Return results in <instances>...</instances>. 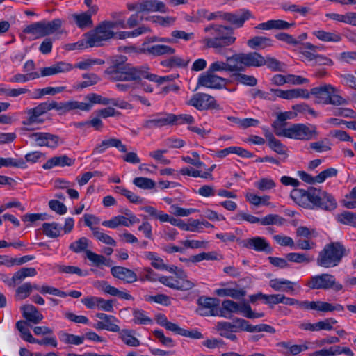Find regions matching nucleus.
<instances>
[{
  "label": "nucleus",
  "mask_w": 356,
  "mask_h": 356,
  "mask_svg": "<svg viewBox=\"0 0 356 356\" xmlns=\"http://www.w3.org/2000/svg\"><path fill=\"white\" fill-rule=\"evenodd\" d=\"M126 60L127 58L123 56L113 60V64L104 72L109 76L110 80L113 81H139L144 78L159 84L172 80L169 76H159L154 74H149L148 72L149 67L146 65L133 67L126 63Z\"/></svg>",
  "instance_id": "1"
},
{
  "label": "nucleus",
  "mask_w": 356,
  "mask_h": 356,
  "mask_svg": "<svg viewBox=\"0 0 356 356\" xmlns=\"http://www.w3.org/2000/svg\"><path fill=\"white\" fill-rule=\"evenodd\" d=\"M290 196L296 204L306 209L318 208L330 211L337 207V202L332 195L314 187H309L307 190L294 188Z\"/></svg>",
  "instance_id": "2"
},
{
  "label": "nucleus",
  "mask_w": 356,
  "mask_h": 356,
  "mask_svg": "<svg viewBox=\"0 0 356 356\" xmlns=\"http://www.w3.org/2000/svg\"><path fill=\"white\" fill-rule=\"evenodd\" d=\"M206 33H209L211 38L203 40L204 44L208 48H213L216 52L224 54L225 48L233 44L236 38L234 36V29L229 26L211 24L204 28Z\"/></svg>",
  "instance_id": "3"
},
{
  "label": "nucleus",
  "mask_w": 356,
  "mask_h": 356,
  "mask_svg": "<svg viewBox=\"0 0 356 356\" xmlns=\"http://www.w3.org/2000/svg\"><path fill=\"white\" fill-rule=\"evenodd\" d=\"M348 250L340 242H331L326 244L319 252L316 259L317 264L324 268L335 267L339 264Z\"/></svg>",
  "instance_id": "4"
},
{
  "label": "nucleus",
  "mask_w": 356,
  "mask_h": 356,
  "mask_svg": "<svg viewBox=\"0 0 356 356\" xmlns=\"http://www.w3.org/2000/svg\"><path fill=\"white\" fill-rule=\"evenodd\" d=\"M275 134L280 137L306 140L315 138L318 134L316 127L313 124H293L288 128H282L277 123L275 124Z\"/></svg>",
  "instance_id": "5"
},
{
  "label": "nucleus",
  "mask_w": 356,
  "mask_h": 356,
  "mask_svg": "<svg viewBox=\"0 0 356 356\" xmlns=\"http://www.w3.org/2000/svg\"><path fill=\"white\" fill-rule=\"evenodd\" d=\"M63 24L60 19H55L51 22L40 21L26 26L23 32L26 34L37 35L38 38L51 35L58 31Z\"/></svg>",
  "instance_id": "6"
},
{
  "label": "nucleus",
  "mask_w": 356,
  "mask_h": 356,
  "mask_svg": "<svg viewBox=\"0 0 356 356\" xmlns=\"http://www.w3.org/2000/svg\"><path fill=\"white\" fill-rule=\"evenodd\" d=\"M198 307L196 312L202 316H219L227 318L225 314L220 312V300L216 298L200 297L197 300Z\"/></svg>",
  "instance_id": "7"
},
{
  "label": "nucleus",
  "mask_w": 356,
  "mask_h": 356,
  "mask_svg": "<svg viewBox=\"0 0 356 356\" xmlns=\"http://www.w3.org/2000/svg\"><path fill=\"white\" fill-rule=\"evenodd\" d=\"M308 286L313 289H333L336 291L343 289L342 284L336 282L334 275L326 273L312 277Z\"/></svg>",
  "instance_id": "8"
},
{
  "label": "nucleus",
  "mask_w": 356,
  "mask_h": 356,
  "mask_svg": "<svg viewBox=\"0 0 356 356\" xmlns=\"http://www.w3.org/2000/svg\"><path fill=\"white\" fill-rule=\"evenodd\" d=\"M115 33L112 30H108L100 23L92 33L86 34L87 42L90 47L102 46V42L112 38Z\"/></svg>",
  "instance_id": "9"
},
{
  "label": "nucleus",
  "mask_w": 356,
  "mask_h": 356,
  "mask_svg": "<svg viewBox=\"0 0 356 356\" xmlns=\"http://www.w3.org/2000/svg\"><path fill=\"white\" fill-rule=\"evenodd\" d=\"M188 104L199 111L219 109V105L216 103L214 98L206 93L200 92L195 94Z\"/></svg>",
  "instance_id": "10"
},
{
  "label": "nucleus",
  "mask_w": 356,
  "mask_h": 356,
  "mask_svg": "<svg viewBox=\"0 0 356 356\" xmlns=\"http://www.w3.org/2000/svg\"><path fill=\"white\" fill-rule=\"evenodd\" d=\"M29 137L33 139L39 147H47L51 149L56 148L59 143H63L58 136L45 132H35L31 134Z\"/></svg>",
  "instance_id": "11"
},
{
  "label": "nucleus",
  "mask_w": 356,
  "mask_h": 356,
  "mask_svg": "<svg viewBox=\"0 0 356 356\" xmlns=\"http://www.w3.org/2000/svg\"><path fill=\"white\" fill-rule=\"evenodd\" d=\"M227 82V79L218 76L207 70L199 76L197 85L206 88L220 89Z\"/></svg>",
  "instance_id": "12"
},
{
  "label": "nucleus",
  "mask_w": 356,
  "mask_h": 356,
  "mask_svg": "<svg viewBox=\"0 0 356 356\" xmlns=\"http://www.w3.org/2000/svg\"><path fill=\"white\" fill-rule=\"evenodd\" d=\"M154 116L156 118L144 122L143 127L145 129H152L173 124V120L175 118L174 114L167 113H157Z\"/></svg>",
  "instance_id": "13"
},
{
  "label": "nucleus",
  "mask_w": 356,
  "mask_h": 356,
  "mask_svg": "<svg viewBox=\"0 0 356 356\" xmlns=\"http://www.w3.org/2000/svg\"><path fill=\"white\" fill-rule=\"evenodd\" d=\"M112 275L126 283L131 284L137 281V275L131 269L122 266H113L111 269Z\"/></svg>",
  "instance_id": "14"
},
{
  "label": "nucleus",
  "mask_w": 356,
  "mask_h": 356,
  "mask_svg": "<svg viewBox=\"0 0 356 356\" xmlns=\"http://www.w3.org/2000/svg\"><path fill=\"white\" fill-rule=\"evenodd\" d=\"M276 346L280 348L279 351L284 356H295L308 348L305 345L291 344L289 341H281Z\"/></svg>",
  "instance_id": "15"
},
{
  "label": "nucleus",
  "mask_w": 356,
  "mask_h": 356,
  "mask_svg": "<svg viewBox=\"0 0 356 356\" xmlns=\"http://www.w3.org/2000/svg\"><path fill=\"white\" fill-rule=\"evenodd\" d=\"M47 102H42L33 108L28 111L29 118L23 121V124L31 125L33 123H42L43 120H39L38 117L48 112Z\"/></svg>",
  "instance_id": "16"
},
{
  "label": "nucleus",
  "mask_w": 356,
  "mask_h": 356,
  "mask_svg": "<svg viewBox=\"0 0 356 356\" xmlns=\"http://www.w3.org/2000/svg\"><path fill=\"white\" fill-rule=\"evenodd\" d=\"M159 281L171 289L180 291L190 290L195 286L191 281L181 282L179 280H175L172 277L163 276L159 279Z\"/></svg>",
  "instance_id": "17"
},
{
  "label": "nucleus",
  "mask_w": 356,
  "mask_h": 356,
  "mask_svg": "<svg viewBox=\"0 0 356 356\" xmlns=\"http://www.w3.org/2000/svg\"><path fill=\"white\" fill-rule=\"evenodd\" d=\"M140 12L153 13L160 12L165 13L168 11L165 4L157 0H140Z\"/></svg>",
  "instance_id": "18"
},
{
  "label": "nucleus",
  "mask_w": 356,
  "mask_h": 356,
  "mask_svg": "<svg viewBox=\"0 0 356 356\" xmlns=\"http://www.w3.org/2000/svg\"><path fill=\"white\" fill-rule=\"evenodd\" d=\"M252 16L248 10H241L240 13L234 14L231 13H225L223 19L229 22L237 27H241L244 22Z\"/></svg>",
  "instance_id": "19"
},
{
  "label": "nucleus",
  "mask_w": 356,
  "mask_h": 356,
  "mask_svg": "<svg viewBox=\"0 0 356 356\" xmlns=\"http://www.w3.org/2000/svg\"><path fill=\"white\" fill-rule=\"evenodd\" d=\"M72 65L65 62H58L50 67H42L40 70L41 76H52L58 73H64L70 71Z\"/></svg>",
  "instance_id": "20"
},
{
  "label": "nucleus",
  "mask_w": 356,
  "mask_h": 356,
  "mask_svg": "<svg viewBox=\"0 0 356 356\" xmlns=\"http://www.w3.org/2000/svg\"><path fill=\"white\" fill-rule=\"evenodd\" d=\"M243 59L245 70L250 67H261L264 65V57L260 54L254 52L243 53Z\"/></svg>",
  "instance_id": "21"
},
{
  "label": "nucleus",
  "mask_w": 356,
  "mask_h": 356,
  "mask_svg": "<svg viewBox=\"0 0 356 356\" xmlns=\"http://www.w3.org/2000/svg\"><path fill=\"white\" fill-rule=\"evenodd\" d=\"M226 63L227 64L228 72L236 73L245 71L243 53L234 54L231 56H227Z\"/></svg>",
  "instance_id": "22"
},
{
  "label": "nucleus",
  "mask_w": 356,
  "mask_h": 356,
  "mask_svg": "<svg viewBox=\"0 0 356 356\" xmlns=\"http://www.w3.org/2000/svg\"><path fill=\"white\" fill-rule=\"evenodd\" d=\"M74 163V160L68 157L67 155H62L60 156H54L49 160L42 165V168L44 170H50L54 167L60 166H71Z\"/></svg>",
  "instance_id": "23"
},
{
  "label": "nucleus",
  "mask_w": 356,
  "mask_h": 356,
  "mask_svg": "<svg viewBox=\"0 0 356 356\" xmlns=\"http://www.w3.org/2000/svg\"><path fill=\"white\" fill-rule=\"evenodd\" d=\"M21 309L22 310L23 317L28 321L37 324L43 319L42 314L32 305H24L21 307Z\"/></svg>",
  "instance_id": "24"
},
{
  "label": "nucleus",
  "mask_w": 356,
  "mask_h": 356,
  "mask_svg": "<svg viewBox=\"0 0 356 356\" xmlns=\"http://www.w3.org/2000/svg\"><path fill=\"white\" fill-rule=\"evenodd\" d=\"M245 245L248 248L254 249L259 252L264 251L270 253L272 251L269 244L264 238L261 237H254L248 239Z\"/></svg>",
  "instance_id": "25"
},
{
  "label": "nucleus",
  "mask_w": 356,
  "mask_h": 356,
  "mask_svg": "<svg viewBox=\"0 0 356 356\" xmlns=\"http://www.w3.org/2000/svg\"><path fill=\"white\" fill-rule=\"evenodd\" d=\"M248 302H243L241 304H238L234 301L230 300H225L222 302V307L220 308V312L225 314L228 313H236L241 312L245 313L244 307L247 306Z\"/></svg>",
  "instance_id": "26"
},
{
  "label": "nucleus",
  "mask_w": 356,
  "mask_h": 356,
  "mask_svg": "<svg viewBox=\"0 0 356 356\" xmlns=\"http://www.w3.org/2000/svg\"><path fill=\"white\" fill-rule=\"evenodd\" d=\"M247 43L248 47L253 49L257 48L263 49L273 45L270 38L263 36H255L248 40Z\"/></svg>",
  "instance_id": "27"
},
{
  "label": "nucleus",
  "mask_w": 356,
  "mask_h": 356,
  "mask_svg": "<svg viewBox=\"0 0 356 356\" xmlns=\"http://www.w3.org/2000/svg\"><path fill=\"white\" fill-rule=\"evenodd\" d=\"M146 51L154 56H161L164 54H173L175 50L171 47L167 45L156 44L148 47Z\"/></svg>",
  "instance_id": "28"
},
{
  "label": "nucleus",
  "mask_w": 356,
  "mask_h": 356,
  "mask_svg": "<svg viewBox=\"0 0 356 356\" xmlns=\"http://www.w3.org/2000/svg\"><path fill=\"white\" fill-rule=\"evenodd\" d=\"M60 227L56 222L42 224L43 234L51 238H56L60 234Z\"/></svg>",
  "instance_id": "29"
},
{
  "label": "nucleus",
  "mask_w": 356,
  "mask_h": 356,
  "mask_svg": "<svg viewBox=\"0 0 356 356\" xmlns=\"http://www.w3.org/2000/svg\"><path fill=\"white\" fill-rule=\"evenodd\" d=\"M336 88L332 86L330 84H325L322 86L319 87H315L311 89L310 94L316 96V97L318 99H323V101L325 100V97H328V95L332 91H336Z\"/></svg>",
  "instance_id": "30"
},
{
  "label": "nucleus",
  "mask_w": 356,
  "mask_h": 356,
  "mask_svg": "<svg viewBox=\"0 0 356 356\" xmlns=\"http://www.w3.org/2000/svg\"><path fill=\"white\" fill-rule=\"evenodd\" d=\"M133 330H122L119 333L120 338L122 341L127 346L136 347L140 345L139 340L133 336Z\"/></svg>",
  "instance_id": "31"
},
{
  "label": "nucleus",
  "mask_w": 356,
  "mask_h": 356,
  "mask_svg": "<svg viewBox=\"0 0 356 356\" xmlns=\"http://www.w3.org/2000/svg\"><path fill=\"white\" fill-rule=\"evenodd\" d=\"M232 76L235 81L243 85L255 86L257 84V79L254 76L236 72L234 73Z\"/></svg>",
  "instance_id": "32"
},
{
  "label": "nucleus",
  "mask_w": 356,
  "mask_h": 356,
  "mask_svg": "<svg viewBox=\"0 0 356 356\" xmlns=\"http://www.w3.org/2000/svg\"><path fill=\"white\" fill-rule=\"evenodd\" d=\"M314 35L318 39L324 42H337L341 40V37L339 34L331 32H326L324 31H316L314 33Z\"/></svg>",
  "instance_id": "33"
},
{
  "label": "nucleus",
  "mask_w": 356,
  "mask_h": 356,
  "mask_svg": "<svg viewBox=\"0 0 356 356\" xmlns=\"http://www.w3.org/2000/svg\"><path fill=\"white\" fill-rule=\"evenodd\" d=\"M74 18L79 28L83 29L92 25L91 13H83L80 15H74Z\"/></svg>",
  "instance_id": "34"
},
{
  "label": "nucleus",
  "mask_w": 356,
  "mask_h": 356,
  "mask_svg": "<svg viewBox=\"0 0 356 356\" xmlns=\"http://www.w3.org/2000/svg\"><path fill=\"white\" fill-rule=\"evenodd\" d=\"M88 247V240L86 237H81L79 240L75 242L71 243L70 245V250L76 253H80L81 252H85Z\"/></svg>",
  "instance_id": "35"
},
{
  "label": "nucleus",
  "mask_w": 356,
  "mask_h": 356,
  "mask_svg": "<svg viewBox=\"0 0 356 356\" xmlns=\"http://www.w3.org/2000/svg\"><path fill=\"white\" fill-rule=\"evenodd\" d=\"M296 116V113L292 111H286L279 113L277 115V120L273 122L272 126L273 127V130L275 131V124L277 123L278 125L281 126L282 128H286L285 126L286 123L285 121L286 120L292 119Z\"/></svg>",
  "instance_id": "36"
},
{
  "label": "nucleus",
  "mask_w": 356,
  "mask_h": 356,
  "mask_svg": "<svg viewBox=\"0 0 356 356\" xmlns=\"http://www.w3.org/2000/svg\"><path fill=\"white\" fill-rule=\"evenodd\" d=\"M86 254L87 258L97 266H109L108 260L103 255L97 254L91 250H86Z\"/></svg>",
  "instance_id": "37"
},
{
  "label": "nucleus",
  "mask_w": 356,
  "mask_h": 356,
  "mask_svg": "<svg viewBox=\"0 0 356 356\" xmlns=\"http://www.w3.org/2000/svg\"><path fill=\"white\" fill-rule=\"evenodd\" d=\"M336 91H332L328 95V97H325V100L322 102L325 104H332L334 106H339L346 104L347 102L341 96L335 94Z\"/></svg>",
  "instance_id": "38"
},
{
  "label": "nucleus",
  "mask_w": 356,
  "mask_h": 356,
  "mask_svg": "<svg viewBox=\"0 0 356 356\" xmlns=\"http://www.w3.org/2000/svg\"><path fill=\"white\" fill-rule=\"evenodd\" d=\"M36 274L37 271L34 268H22L15 273V277L16 278L17 283L19 284L26 277H33Z\"/></svg>",
  "instance_id": "39"
},
{
  "label": "nucleus",
  "mask_w": 356,
  "mask_h": 356,
  "mask_svg": "<svg viewBox=\"0 0 356 356\" xmlns=\"http://www.w3.org/2000/svg\"><path fill=\"white\" fill-rule=\"evenodd\" d=\"M190 60H184L179 57L172 56L170 58L163 60L161 64L165 67H186Z\"/></svg>",
  "instance_id": "40"
},
{
  "label": "nucleus",
  "mask_w": 356,
  "mask_h": 356,
  "mask_svg": "<svg viewBox=\"0 0 356 356\" xmlns=\"http://www.w3.org/2000/svg\"><path fill=\"white\" fill-rule=\"evenodd\" d=\"M86 99L89 101V104L92 105L94 104H99L103 105H108L110 104H114L111 99L104 97L99 95L95 93H90L86 97Z\"/></svg>",
  "instance_id": "41"
},
{
  "label": "nucleus",
  "mask_w": 356,
  "mask_h": 356,
  "mask_svg": "<svg viewBox=\"0 0 356 356\" xmlns=\"http://www.w3.org/2000/svg\"><path fill=\"white\" fill-rule=\"evenodd\" d=\"M133 183L136 186L143 189H152L155 186V182L147 177H136L133 180Z\"/></svg>",
  "instance_id": "42"
},
{
  "label": "nucleus",
  "mask_w": 356,
  "mask_h": 356,
  "mask_svg": "<svg viewBox=\"0 0 356 356\" xmlns=\"http://www.w3.org/2000/svg\"><path fill=\"white\" fill-rule=\"evenodd\" d=\"M338 220L345 225L356 226V213L344 211L338 216Z\"/></svg>",
  "instance_id": "43"
},
{
  "label": "nucleus",
  "mask_w": 356,
  "mask_h": 356,
  "mask_svg": "<svg viewBox=\"0 0 356 356\" xmlns=\"http://www.w3.org/2000/svg\"><path fill=\"white\" fill-rule=\"evenodd\" d=\"M92 232L94 236L101 242L110 245L115 246L116 245L115 241L112 237L99 232L98 228H92Z\"/></svg>",
  "instance_id": "44"
},
{
  "label": "nucleus",
  "mask_w": 356,
  "mask_h": 356,
  "mask_svg": "<svg viewBox=\"0 0 356 356\" xmlns=\"http://www.w3.org/2000/svg\"><path fill=\"white\" fill-rule=\"evenodd\" d=\"M284 218L277 214H269L261 219V224L263 225H282Z\"/></svg>",
  "instance_id": "45"
},
{
  "label": "nucleus",
  "mask_w": 356,
  "mask_h": 356,
  "mask_svg": "<svg viewBox=\"0 0 356 356\" xmlns=\"http://www.w3.org/2000/svg\"><path fill=\"white\" fill-rule=\"evenodd\" d=\"M134 321L136 323L145 325L148 323H151L152 320L146 316L145 312L140 309H134Z\"/></svg>",
  "instance_id": "46"
},
{
  "label": "nucleus",
  "mask_w": 356,
  "mask_h": 356,
  "mask_svg": "<svg viewBox=\"0 0 356 356\" xmlns=\"http://www.w3.org/2000/svg\"><path fill=\"white\" fill-rule=\"evenodd\" d=\"M287 260L296 263H309L312 259L306 254L302 253H289L286 255Z\"/></svg>",
  "instance_id": "47"
},
{
  "label": "nucleus",
  "mask_w": 356,
  "mask_h": 356,
  "mask_svg": "<svg viewBox=\"0 0 356 356\" xmlns=\"http://www.w3.org/2000/svg\"><path fill=\"white\" fill-rule=\"evenodd\" d=\"M85 337L73 334L63 333L62 340L67 344L80 345L83 343Z\"/></svg>",
  "instance_id": "48"
},
{
  "label": "nucleus",
  "mask_w": 356,
  "mask_h": 356,
  "mask_svg": "<svg viewBox=\"0 0 356 356\" xmlns=\"http://www.w3.org/2000/svg\"><path fill=\"white\" fill-rule=\"evenodd\" d=\"M82 77L83 79H86L88 80L81 82L78 86L79 88H85L86 87L90 86H93V85L96 84L100 80L99 76L97 75H96L95 74H93V73L83 74L82 75Z\"/></svg>",
  "instance_id": "49"
},
{
  "label": "nucleus",
  "mask_w": 356,
  "mask_h": 356,
  "mask_svg": "<svg viewBox=\"0 0 356 356\" xmlns=\"http://www.w3.org/2000/svg\"><path fill=\"white\" fill-rule=\"evenodd\" d=\"M49 208L59 215L65 214L67 211V207L61 202L57 200H51L49 202Z\"/></svg>",
  "instance_id": "50"
},
{
  "label": "nucleus",
  "mask_w": 356,
  "mask_h": 356,
  "mask_svg": "<svg viewBox=\"0 0 356 356\" xmlns=\"http://www.w3.org/2000/svg\"><path fill=\"white\" fill-rule=\"evenodd\" d=\"M33 290V285L31 283H24L22 285L17 287L16 289V294L20 299L23 300L27 298Z\"/></svg>",
  "instance_id": "51"
},
{
  "label": "nucleus",
  "mask_w": 356,
  "mask_h": 356,
  "mask_svg": "<svg viewBox=\"0 0 356 356\" xmlns=\"http://www.w3.org/2000/svg\"><path fill=\"white\" fill-rule=\"evenodd\" d=\"M1 166L24 168L26 166V162L23 159H19L17 161H15L12 158H0V168Z\"/></svg>",
  "instance_id": "52"
},
{
  "label": "nucleus",
  "mask_w": 356,
  "mask_h": 356,
  "mask_svg": "<svg viewBox=\"0 0 356 356\" xmlns=\"http://www.w3.org/2000/svg\"><path fill=\"white\" fill-rule=\"evenodd\" d=\"M264 65H266L269 69L274 72L282 71V64L275 58L266 56L264 58Z\"/></svg>",
  "instance_id": "53"
},
{
  "label": "nucleus",
  "mask_w": 356,
  "mask_h": 356,
  "mask_svg": "<svg viewBox=\"0 0 356 356\" xmlns=\"http://www.w3.org/2000/svg\"><path fill=\"white\" fill-rule=\"evenodd\" d=\"M106 146L108 147H115L121 152L126 153L127 152L126 145L122 143V141L115 138H110L104 140Z\"/></svg>",
  "instance_id": "54"
},
{
  "label": "nucleus",
  "mask_w": 356,
  "mask_h": 356,
  "mask_svg": "<svg viewBox=\"0 0 356 356\" xmlns=\"http://www.w3.org/2000/svg\"><path fill=\"white\" fill-rule=\"evenodd\" d=\"M255 186L260 191H264L273 188L275 186V183L271 179L262 178L255 183Z\"/></svg>",
  "instance_id": "55"
},
{
  "label": "nucleus",
  "mask_w": 356,
  "mask_h": 356,
  "mask_svg": "<svg viewBox=\"0 0 356 356\" xmlns=\"http://www.w3.org/2000/svg\"><path fill=\"white\" fill-rule=\"evenodd\" d=\"M337 172L338 171L335 168H327L316 176V180L317 183H323L327 178L336 176Z\"/></svg>",
  "instance_id": "56"
},
{
  "label": "nucleus",
  "mask_w": 356,
  "mask_h": 356,
  "mask_svg": "<svg viewBox=\"0 0 356 356\" xmlns=\"http://www.w3.org/2000/svg\"><path fill=\"white\" fill-rule=\"evenodd\" d=\"M96 287L101 289L104 292L113 296H116L118 293L117 288L109 285L106 281L98 282L96 284Z\"/></svg>",
  "instance_id": "57"
},
{
  "label": "nucleus",
  "mask_w": 356,
  "mask_h": 356,
  "mask_svg": "<svg viewBox=\"0 0 356 356\" xmlns=\"http://www.w3.org/2000/svg\"><path fill=\"white\" fill-rule=\"evenodd\" d=\"M103 65L104 64V60L101 59H88L84 61H81L78 63L75 67L79 68L80 70H88L92 65Z\"/></svg>",
  "instance_id": "58"
},
{
  "label": "nucleus",
  "mask_w": 356,
  "mask_h": 356,
  "mask_svg": "<svg viewBox=\"0 0 356 356\" xmlns=\"http://www.w3.org/2000/svg\"><path fill=\"white\" fill-rule=\"evenodd\" d=\"M295 25L282 19L270 20L271 29L286 30Z\"/></svg>",
  "instance_id": "59"
},
{
  "label": "nucleus",
  "mask_w": 356,
  "mask_h": 356,
  "mask_svg": "<svg viewBox=\"0 0 356 356\" xmlns=\"http://www.w3.org/2000/svg\"><path fill=\"white\" fill-rule=\"evenodd\" d=\"M346 198L352 199L353 200H343V205L347 209L356 208V186L352 188L349 194L346 195Z\"/></svg>",
  "instance_id": "60"
},
{
  "label": "nucleus",
  "mask_w": 356,
  "mask_h": 356,
  "mask_svg": "<svg viewBox=\"0 0 356 356\" xmlns=\"http://www.w3.org/2000/svg\"><path fill=\"white\" fill-rule=\"evenodd\" d=\"M261 298L268 304L276 305L282 303L283 294L265 295L260 293Z\"/></svg>",
  "instance_id": "61"
},
{
  "label": "nucleus",
  "mask_w": 356,
  "mask_h": 356,
  "mask_svg": "<svg viewBox=\"0 0 356 356\" xmlns=\"http://www.w3.org/2000/svg\"><path fill=\"white\" fill-rule=\"evenodd\" d=\"M45 159V154L39 151L31 152L25 155L26 162L35 163Z\"/></svg>",
  "instance_id": "62"
},
{
  "label": "nucleus",
  "mask_w": 356,
  "mask_h": 356,
  "mask_svg": "<svg viewBox=\"0 0 356 356\" xmlns=\"http://www.w3.org/2000/svg\"><path fill=\"white\" fill-rule=\"evenodd\" d=\"M166 152V149H158L150 152L149 156L163 165H168L170 161L163 156Z\"/></svg>",
  "instance_id": "63"
},
{
  "label": "nucleus",
  "mask_w": 356,
  "mask_h": 356,
  "mask_svg": "<svg viewBox=\"0 0 356 356\" xmlns=\"http://www.w3.org/2000/svg\"><path fill=\"white\" fill-rule=\"evenodd\" d=\"M154 335L156 337L159 341L164 346L168 347L174 346V342L172 339L170 337H167L164 335L163 331L161 330H155L154 331Z\"/></svg>",
  "instance_id": "64"
}]
</instances>
